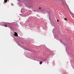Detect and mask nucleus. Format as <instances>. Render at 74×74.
<instances>
[{"mask_svg": "<svg viewBox=\"0 0 74 74\" xmlns=\"http://www.w3.org/2000/svg\"><path fill=\"white\" fill-rule=\"evenodd\" d=\"M5 27H7V26L6 25V24H5Z\"/></svg>", "mask_w": 74, "mask_h": 74, "instance_id": "6", "label": "nucleus"}, {"mask_svg": "<svg viewBox=\"0 0 74 74\" xmlns=\"http://www.w3.org/2000/svg\"><path fill=\"white\" fill-rule=\"evenodd\" d=\"M42 11H43V10H44L43 9H42Z\"/></svg>", "mask_w": 74, "mask_h": 74, "instance_id": "9", "label": "nucleus"}, {"mask_svg": "<svg viewBox=\"0 0 74 74\" xmlns=\"http://www.w3.org/2000/svg\"><path fill=\"white\" fill-rule=\"evenodd\" d=\"M5 3H7V0H4Z\"/></svg>", "mask_w": 74, "mask_h": 74, "instance_id": "3", "label": "nucleus"}, {"mask_svg": "<svg viewBox=\"0 0 74 74\" xmlns=\"http://www.w3.org/2000/svg\"><path fill=\"white\" fill-rule=\"evenodd\" d=\"M58 1L59 2V1H61V2H62V0H58Z\"/></svg>", "mask_w": 74, "mask_h": 74, "instance_id": "4", "label": "nucleus"}, {"mask_svg": "<svg viewBox=\"0 0 74 74\" xmlns=\"http://www.w3.org/2000/svg\"><path fill=\"white\" fill-rule=\"evenodd\" d=\"M59 20H57V21L58 22H59Z\"/></svg>", "mask_w": 74, "mask_h": 74, "instance_id": "7", "label": "nucleus"}, {"mask_svg": "<svg viewBox=\"0 0 74 74\" xmlns=\"http://www.w3.org/2000/svg\"><path fill=\"white\" fill-rule=\"evenodd\" d=\"M14 36H18V34L16 33V32H15L14 33Z\"/></svg>", "mask_w": 74, "mask_h": 74, "instance_id": "1", "label": "nucleus"}, {"mask_svg": "<svg viewBox=\"0 0 74 74\" xmlns=\"http://www.w3.org/2000/svg\"><path fill=\"white\" fill-rule=\"evenodd\" d=\"M64 20H65L66 21H67V18H65L64 19Z\"/></svg>", "mask_w": 74, "mask_h": 74, "instance_id": "5", "label": "nucleus"}, {"mask_svg": "<svg viewBox=\"0 0 74 74\" xmlns=\"http://www.w3.org/2000/svg\"><path fill=\"white\" fill-rule=\"evenodd\" d=\"M42 63V61H40V64H41Z\"/></svg>", "mask_w": 74, "mask_h": 74, "instance_id": "2", "label": "nucleus"}, {"mask_svg": "<svg viewBox=\"0 0 74 74\" xmlns=\"http://www.w3.org/2000/svg\"><path fill=\"white\" fill-rule=\"evenodd\" d=\"M39 9L40 10V9H41V8H40V7H39Z\"/></svg>", "mask_w": 74, "mask_h": 74, "instance_id": "8", "label": "nucleus"}]
</instances>
